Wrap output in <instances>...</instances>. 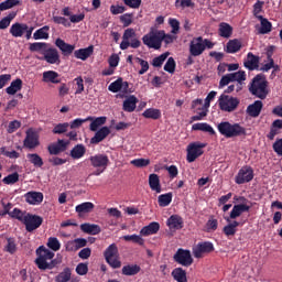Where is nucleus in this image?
I'll list each match as a JSON object with an SVG mask.
<instances>
[{
    "label": "nucleus",
    "instance_id": "f257e3e1",
    "mask_svg": "<svg viewBox=\"0 0 282 282\" xmlns=\"http://www.w3.org/2000/svg\"><path fill=\"white\" fill-rule=\"evenodd\" d=\"M36 259L34 260L35 265L37 269L42 271L52 270L57 264L61 263L57 259H54L55 253L48 249H46L44 246H40L35 250Z\"/></svg>",
    "mask_w": 282,
    "mask_h": 282
},
{
    "label": "nucleus",
    "instance_id": "f03ea898",
    "mask_svg": "<svg viewBox=\"0 0 282 282\" xmlns=\"http://www.w3.org/2000/svg\"><path fill=\"white\" fill-rule=\"evenodd\" d=\"M249 91L256 98L265 100L270 91H268V80H265V75L259 74L252 79L249 85Z\"/></svg>",
    "mask_w": 282,
    "mask_h": 282
},
{
    "label": "nucleus",
    "instance_id": "7ed1b4c3",
    "mask_svg": "<svg viewBox=\"0 0 282 282\" xmlns=\"http://www.w3.org/2000/svg\"><path fill=\"white\" fill-rule=\"evenodd\" d=\"M218 132L227 139L246 135V128L239 123H230L228 121L220 122L217 126Z\"/></svg>",
    "mask_w": 282,
    "mask_h": 282
},
{
    "label": "nucleus",
    "instance_id": "20e7f679",
    "mask_svg": "<svg viewBox=\"0 0 282 282\" xmlns=\"http://www.w3.org/2000/svg\"><path fill=\"white\" fill-rule=\"evenodd\" d=\"M141 45L142 42L137 35V31L134 29H126L122 35V42L120 43V50L126 51L129 47L138 50Z\"/></svg>",
    "mask_w": 282,
    "mask_h": 282
},
{
    "label": "nucleus",
    "instance_id": "39448f33",
    "mask_svg": "<svg viewBox=\"0 0 282 282\" xmlns=\"http://www.w3.org/2000/svg\"><path fill=\"white\" fill-rule=\"evenodd\" d=\"M142 43L152 50L159 51L162 48L161 31L159 29H151L149 33L143 35Z\"/></svg>",
    "mask_w": 282,
    "mask_h": 282
},
{
    "label": "nucleus",
    "instance_id": "423d86ee",
    "mask_svg": "<svg viewBox=\"0 0 282 282\" xmlns=\"http://www.w3.org/2000/svg\"><path fill=\"white\" fill-rule=\"evenodd\" d=\"M104 257L106 262L112 268V269H119L122 265V262L119 260V248L116 243L110 245L105 251Z\"/></svg>",
    "mask_w": 282,
    "mask_h": 282
},
{
    "label": "nucleus",
    "instance_id": "0eeeda50",
    "mask_svg": "<svg viewBox=\"0 0 282 282\" xmlns=\"http://www.w3.org/2000/svg\"><path fill=\"white\" fill-rule=\"evenodd\" d=\"M93 167L97 169L94 173L95 176H99L109 166L110 160L106 154H96L89 158Z\"/></svg>",
    "mask_w": 282,
    "mask_h": 282
},
{
    "label": "nucleus",
    "instance_id": "6e6552de",
    "mask_svg": "<svg viewBox=\"0 0 282 282\" xmlns=\"http://www.w3.org/2000/svg\"><path fill=\"white\" fill-rule=\"evenodd\" d=\"M206 143L194 142L188 144L187 147V155L186 161L188 163H194L199 156H202L205 152Z\"/></svg>",
    "mask_w": 282,
    "mask_h": 282
},
{
    "label": "nucleus",
    "instance_id": "1a4fd4ad",
    "mask_svg": "<svg viewBox=\"0 0 282 282\" xmlns=\"http://www.w3.org/2000/svg\"><path fill=\"white\" fill-rule=\"evenodd\" d=\"M218 106L220 110L225 112H232L237 110V107H239V99L221 95L218 99Z\"/></svg>",
    "mask_w": 282,
    "mask_h": 282
},
{
    "label": "nucleus",
    "instance_id": "9d476101",
    "mask_svg": "<svg viewBox=\"0 0 282 282\" xmlns=\"http://www.w3.org/2000/svg\"><path fill=\"white\" fill-rule=\"evenodd\" d=\"M173 260L183 267H191L194 263V258L189 250H185L183 248L177 249L175 254L173 256Z\"/></svg>",
    "mask_w": 282,
    "mask_h": 282
},
{
    "label": "nucleus",
    "instance_id": "9b49d317",
    "mask_svg": "<svg viewBox=\"0 0 282 282\" xmlns=\"http://www.w3.org/2000/svg\"><path fill=\"white\" fill-rule=\"evenodd\" d=\"M43 217L39 215H32V214H26L25 217L23 218V225L25 226V230L28 232H32L36 229H39L43 225Z\"/></svg>",
    "mask_w": 282,
    "mask_h": 282
},
{
    "label": "nucleus",
    "instance_id": "f8f14e48",
    "mask_svg": "<svg viewBox=\"0 0 282 282\" xmlns=\"http://www.w3.org/2000/svg\"><path fill=\"white\" fill-rule=\"evenodd\" d=\"M40 135L37 132L33 131L32 129L25 132V138L23 140V147L33 150L40 147Z\"/></svg>",
    "mask_w": 282,
    "mask_h": 282
},
{
    "label": "nucleus",
    "instance_id": "ddd939ff",
    "mask_svg": "<svg viewBox=\"0 0 282 282\" xmlns=\"http://www.w3.org/2000/svg\"><path fill=\"white\" fill-rule=\"evenodd\" d=\"M254 178V170L250 166H243L239 170L236 176V183L241 185L245 183H250Z\"/></svg>",
    "mask_w": 282,
    "mask_h": 282
},
{
    "label": "nucleus",
    "instance_id": "4468645a",
    "mask_svg": "<svg viewBox=\"0 0 282 282\" xmlns=\"http://www.w3.org/2000/svg\"><path fill=\"white\" fill-rule=\"evenodd\" d=\"M205 52L204 37H194L189 44V54L191 56L198 57L202 56Z\"/></svg>",
    "mask_w": 282,
    "mask_h": 282
},
{
    "label": "nucleus",
    "instance_id": "2eb2a0df",
    "mask_svg": "<svg viewBox=\"0 0 282 282\" xmlns=\"http://www.w3.org/2000/svg\"><path fill=\"white\" fill-rule=\"evenodd\" d=\"M215 251V246L210 241L198 242L195 248H193V254L195 258L200 259L204 253H210Z\"/></svg>",
    "mask_w": 282,
    "mask_h": 282
},
{
    "label": "nucleus",
    "instance_id": "dca6fc26",
    "mask_svg": "<svg viewBox=\"0 0 282 282\" xmlns=\"http://www.w3.org/2000/svg\"><path fill=\"white\" fill-rule=\"evenodd\" d=\"M43 55H44L43 59L46 63H48L51 65H54V64L59 65L61 64V56H59L57 48H46V51L44 52Z\"/></svg>",
    "mask_w": 282,
    "mask_h": 282
},
{
    "label": "nucleus",
    "instance_id": "f3484780",
    "mask_svg": "<svg viewBox=\"0 0 282 282\" xmlns=\"http://www.w3.org/2000/svg\"><path fill=\"white\" fill-rule=\"evenodd\" d=\"M25 30H28V24L23 22H14V24H11L9 33L12 35V37L19 39L24 36Z\"/></svg>",
    "mask_w": 282,
    "mask_h": 282
},
{
    "label": "nucleus",
    "instance_id": "a211bd4d",
    "mask_svg": "<svg viewBox=\"0 0 282 282\" xmlns=\"http://www.w3.org/2000/svg\"><path fill=\"white\" fill-rule=\"evenodd\" d=\"M259 55H254V53H248L246 59L243 61V66L250 72L259 69Z\"/></svg>",
    "mask_w": 282,
    "mask_h": 282
},
{
    "label": "nucleus",
    "instance_id": "6ab92c4d",
    "mask_svg": "<svg viewBox=\"0 0 282 282\" xmlns=\"http://www.w3.org/2000/svg\"><path fill=\"white\" fill-rule=\"evenodd\" d=\"M55 45L59 48L64 56L72 55L76 48L74 44H67V42H65V40H61V37H57V40H55Z\"/></svg>",
    "mask_w": 282,
    "mask_h": 282
},
{
    "label": "nucleus",
    "instance_id": "aec40b11",
    "mask_svg": "<svg viewBox=\"0 0 282 282\" xmlns=\"http://www.w3.org/2000/svg\"><path fill=\"white\" fill-rule=\"evenodd\" d=\"M166 226L170 229L174 230H181L184 228V219L180 215H172L167 220H166Z\"/></svg>",
    "mask_w": 282,
    "mask_h": 282
},
{
    "label": "nucleus",
    "instance_id": "412c9836",
    "mask_svg": "<svg viewBox=\"0 0 282 282\" xmlns=\"http://www.w3.org/2000/svg\"><path fill=\"white\" fill-rule=\"evenodd\" d=\"M24 199L30 205H40L44 200V195L41 192H29L24 195Z\"/></svg>",
    "mask_w": 282,
    "mask_h": 282
},
{
    "label": "nucleus",
    "instance_id": "4be33fe9",
    "mask_svg": "<svg viewBox=\"0 0 282 282\" xmlns=\"http://www.w3.org/2000/svg\"><path fill=\"white\" fill-rule=\"evenodd\" d=\"M111 133L110 129L108 127H102L101 129H99L95 135L90 139V143L91 144H99L100 142H102L105 139H107L109 137V134Z\"/></svg>",
    "mask_w": 282,
    "mask_h": 282
},
{
    "label": "nucleus",
    "instance_id": "5701e85b",
    "mask_svg": "<svg viewBox=\"0 0 282 282\" xmlns=\"http://www.w3.org/2000/svg\"><path fill=\"white\" fill-rule=\"evenodd\" d=\"M161 229L160 223L153 221L149 224L148 226H144L140 230V236L149 237L151 235H156Z\"/></svg>",
    "mask_w": 282,
    "mask_h": 282
},
{
    "label": "nucleus",
    "instance_id": "b1692460",
    "mask_svg": "<svg viewBox=\"0 0 282 282\" xmlns=\"http://www.w3.org/2000/svg\"><path fill=\"white\" fill-rule=\"evenodd\" d=\"M43 83H51L54 85L61 84L59 74L56 70H44L42 75Z\"/></svg>",
    "mask_w": 282,
    "mask_h": 282
},
{
    "label": "nucleus",
    "instance_id": "393cba45",
    "mask_svg": "<svg viewBox=\"0 0 282 282\" xmlns=\"http://www.w3.org/2000/svg\"><path fill=\"white\" fill-rule=\"evenodd\" d=\"M139 99L135 96H129L122 104V110L131 113L135 111Z\"/></svg>",
    "mask_w": 282,
    "mask_h": 282
},
{
    "label": "nucleus",
    "instance_id": "a878e982",
    "mask_svg": "<svg viewBox=\"0 0 282 282\" xmlns=\"http://www.w3.org/2000/svg\"><path fill=\"white\" fill-rule=\"evenodd\" d=\"M263 110V102L261 100L254 101L252 105L248 106L247 113L252 118H258Z\"/></svg>",
    "mask_w": 282,
    "mask_h": 282
},
{
    "label": "nucleus",
    "instance_id": "bb28decb",
    "mask_svg": "<svg viewBox=\"0 0 282 282\" xmlns=\"http://www.w3.org/2000/svg\"><path fill=\"white\" fill-rule=\"evenodd\" d=\"M250 212V206L246 204H238L232 207L229 214L230 219H237L241 214Z\"/></svg>",
    "mask_w": 282,
    "mask_h": 282
},
{
    "label": "nucleus",
    "instance_id": "cd10ccee",
    "mask_svg": "<svg viewBox=\"0 0 282 282\" xmlns=\"http://www.w3.org/2000/svg\"><path fill=\"white\" fill-rule=\"evenodd\" d=\"M242 44H241V40H229V42H227L226 44V48L225 52L227 54H237L239 51H241Z\"/></svg>",
    "mask_w": 282,
    "mask_h": 282
},
{
    "label": "nucleus",
    "instance_id": "c85d7f7f",
    "mask_svg": "<svg viewBox=\"0 0 282 282\" xmlns=\"http://www.w3.org/2000/svg\"><path fill=\"white\" fill-rule=\"evenodd\" d=\"M3 251L10 254H14L18 251V240L14 237H6V245Z\"/></svg>",
    "mask_w": 282,
    "mask_h": 282
},
{
    "label": "nucleus",
    "instance_id": "c756f323",
    "mask_svg": "<svg viewBox=\"0 0 282 282\" xmlns=\"http://www.w3.org/2000/svg\"><path fill=\"white\" fill-rule=\"evenodd\" d=\"M94 54V46H87L86 48H78L74 51V56L80 61H87Z\"/></svg>",
    "mask_w": 282,
    "mask_h": 282
},
{
    "label": "nucleus",
    "instance_id": "7c9ffc66",
    "mask_svg": "<svg viewBox=\"0 0 282 282\" xmlns=\"http://www.w3.org/2000/svg\"><path fill=\"white\" fill-rule=\"evenodd\" d=\"M86 152L87 149L84 144H77L70 150L69 156L74 160H79L85 156Z\"/></svg>",
    "mask_w": 282,
    "mask_h": 282
},
{
    "label": "nucleus",
    "instance_id": "2f4dec72",
    "mask_svg": "<svg viewBox=\"0 0 282 282\" xmlns=\"http://www.w3.org/2000/svg\"><path fill=\"white\" fill-rule=\"evenodd\" d=\"M23 82L20 78L13 80L8 88H6V93L10 96H14L18 91L22 90Z\"/></svg>",
    "mask_w": 282,
    "mask_h": 282
},
{
    "label": "nucleus",
    "instance_id": "473e14b6",
    "mask_svg": "<svg viewBox=\"0 0 282 282\" xmlns=\"http://www.w3.org/2000/svg\"><path fill=\"white\" fill-rule=\"evenodd\" d=\"M257 19L261 23V28L259 31L260 34H268V33L272 32V22H270V20H268V18H263V15H257Z\"/></svg>",
    "mask_w": 282,
    "mask_h": 282
},
{
    "label": "nucleus",
    "instance_id": "72a5a7b5",
    "mask_svg": "<svg viewBox=\"0 0 282 282\" xmlns=\"http://www.w3.org/2000/svg\"><path fill=\"white\" fill-rule=\"evenodd\" d=\"M80 230L88 235L96 236L101 232V227L98 225H94V224L93 225L91 224H83V225H80Z\"/></svg>",
    "mask_w": 282,
    "mask_h": 282
},
{
    "label": "nucleus",
    "instance_id": "f704fd0d",
    "mask_svg": "<svg viewBox=\"0 0 282 282\" xmlns=\"http://www.w3.org/2000/svg\"><path fill=\"white\" fill-rule=\"evenodd\" d=\"M218 34L224 39H230L232 36V26L228 22H220Z\"/></svg>",
    "mask_w": 282,
    "mask_h": 282
},
{
    "label": "nucleus",
    "instance_id": "c9c22d12",
    "mask_svg": "<svg viewBox=\"0 0 282 282\" xmlns=\"http://www.w3.org/2000/svg\"><path fill=\"white\" fill-rule=\"evenodd\" d=\"M141 267L138 264H127L122 267L121 273L127 276L137 275L141 272Z\"/></svg>",
    "mask_w": 282,
    "mask_h": 282
},
{
    "label": "nucleus",
    "instance_id": "e433bc0d",
    "mask_svg": "<svg viewBox=\"0 0 282 282\" xmlns=\"http://www.w3.org/2000/svg\"><path fill=\"white\" fill-rule=\"evenodd\" d=\"M171 274L177 282H188L187 272L183 268L174 269Z\"/></svg>",
    "mask_w": 282,
    "mask_h": 282
},
{
    "label": "nucleus",
    "instance_id": "4c0bfd02",
    "mask_svg": "<svg viewBox=\"0 0 282 282\" xmlns=\"http://www.w3.org/2000/svg\"><path fill=\"white\" fill-rule=\"evenodd\" d=\"M149 185L152 191H155L156 193H162V186L159 175L151 174L149 176Z\"/></svg>",
    "mask_w": 282,
    "mask_h": 282
},
{
    "label": "nucleus",
    "instance_id": "58836bf2",
    "mask_svg": "<svg viewBox=\"0 0 282 282\" xmlns=\"http://www.w3.org/2000/svg\"><path fill=\"white\" fill-rule=\"evenodd\" d=\"M50 26H42L41 29H37L34 33H33V39L35 41L39 40H48L50 39Z\"/></svg>",
    "mask_w": 282,
    "mask_h": 282
},
{
    "label": "nucleus",
    "instance_id": "ea45409f",
    "mask_svg": "<svg viewBox=\"0 0 282 282\" xmlns=\"http://www.w3.org/2000/svg\"><path fill=\"white\" fill-rule=\"evenodd\" d=\"M142 117L152 120H160L162 118V111L155 108H149L142 113Z\"/></svg>",
    "mask_w": 282,
    "mask_h": 282
},
{
    "label": "nucleus",
    "instance_id": "a19ab883",
    "mask_svg": "<svg viewBox=\"0 0 282 282\" xmlns=\"http://www.w3.org/2000/svg\"><path fill=\"white\" fill-rule=\"evenodd\" d=\"M90 121H91V123H90V126H89V130H90V131H94V132H97L98 129H99L101 126H104V124L107 123V117H98V118H94V117H93V120H90Z\"/></svg>",
    "mask_w": 282,
    "mask_h": 282
},
{
    "label": "nucleus",
    "instance_id": "79ce46f5",
    "mask_svg": "<svg viewBox=\"0 0 282 282\" xmlns=\"http://www.w3.org/2000/svg\"><path fill=\"white\" fill-rule=\"evenodd\" d=\"M192 130L207 132L210 135L216 134L215 129H213L208 123H195L192 126Z\"/></svg>",
    "mask_w": 282,
    "mask_h": 282
},
{
    "label": "nucleus",
    "instance_id": "37998d69",
    "mask_svg": "<svg viewBox=\"0 0 282 282\" xmlns=\"http://www.w3.org/2000/svg\"><path fill=\"white\" fill-rule=\"evenodd\" d=\"M72 279V269L65 268L55 276V282H68Z\"/></svg>",
    "mask_w": 282,
    "mask_h": 282
},
{
    "label": "nucleus",
    "instance_id": "c03bdc74",
    "mask_svg": "<svg viewBox=\"0 0 282 282\" xmlns=\"http://www.w3.org/2000/svg\"><path fill=\"white\" fill-rule=\"evenodd\" d=\"M172 202H173L172 193L163 194L158 197V203L160 207L170 206Z\"/></svg>",
    "mask_w": 282,
    "mask_h": 282
},
{
    "label": "nucleus",
    "instance_id": "a18cd8bd",
    "mask_svg": "<svg viewBox=\"0 0 282 282\" xmlns=\"http://www.w3.org/2000/svg\"><path fill=\"white\" fill-rule=\"evenodd\" d=\"M26 158L33 166L43 167L44 161L39 154H36V153L28 154Z\"/></svg>",
    "mask_w": 282,
    "mask_h": 282
},
{
    "label": "nucleus",
    "instance_id": "49530a36",
    "mask_svg": "<svg viewBox=\"0 0 282 282\" xmlns=\"http://www.w3.org/2000/svg\"><path fill=\"white\" fill-rule=\"evenodd\" d=\"M29 50L31 52H41L44 54L47 51V44L46 42H33L30 44Z\"/></svg>",
    "mask_w": 282,
    "mask_h": 282
},
{
    "label": "nucleus",
    "instance_id": "de8ad7c7",
    "mask_svg": "<svg viewBox=\"0 0 282 282\" xmlns=\"http://www.w3.org/2000/svg\"><path fill=\"white\" fill-rule=\"evenodd\" d=\"M95 208V205L90 202H86L83 204H79L75 207L76 213L83 214V213H90Z\"/></svg>",
    "mask_w": 282,
    "mask_h": 282
},
{
    "label": "nucleus",
    "instance_id": "09e8293b",
    "mask_svg": "<svg viewBox=\"0 0 282 282\" xmlns=\"http://www.w3.org/2000/svg\"><path fill=\"white\" fill-rule=\"evenodd\" d=\"M124 241H132L133 243H137L139 246H144L145 240L142 238V236L138 235H127L122 237Z\"/></svg>",
    "mask_w": 282,
    "mask_h": 282
},
{
    "label": "nucleus",
    "instance_id": "8fccbe9b",
    "mask_svg": "<svg viewBox=\"0 0 282 282\" xmlns=\"http://www.w3.org/2000/svg\"><path fill=\"white\" fill-rule=\"evenodd\" d=\"M29 213L26 212H22L21 209H18V208H14L10 214L9 216L11 218H14L17 220H19L20 223H24V218L26 217Z\"/></svg>",
    "mask_w": 282,
    "mask_h": 282
},
{
    "label": "nucleus",
    "instance_id": "3c124183",
    "mask_svg": "<svg viewBox=\"0 0 282 282\" xmlns=\"http://www.w3.org/2000/svg\"><path fill=\"white\" fill-rule=\"evenodd\" d=\"M20 4V0H4L0 2V11H7Z\"/></svg>",
    "mask_w": 282,
    "mask_h": 282
},
{
    "label": "nucleus",
    "instance_id": "603ef678",
    "mask_svg": "<svg viewBox=\"0 0 282 282\" xmlns=\"http://www.w3.org/2000/svg\"><path fill=\"white\" fill-rule=\"evenodd\" d=\"M170 53H162L158 57H153L152 59V66L153 67H162L165 61L167 59Z\"/></svg>",
    "mask_w": 282,
    "mask_h": 282
},
{
    "label": "nucleus",
    "instance_id": "864d4df0",
    "mask_svg": "<svg viewBox=\"0 0 282 282\" xmlns=\"http://www.w3.org/2000/svg\"><path fill=\"white\" fill-rule=\"evenodd\" d=\"M15 18V13H9V15H6V18H2L0 20V30H7L10 25L13 19Z\"/></svg>",
    "mask_w": 282,
    "mask_h": 282
},
{
    "label": "nucleus",
    "instance_id": "5fc2aeb1",
    "mask_svg": "<svg viewBox=\"0 0 282 282\" xmlns=\"http://www.w3.org/2000/svg\"><path fill=\"white\" fill-rule=\"evenodd\" d=\"M135 62L141 66L140 70L138 72L139 75H144L149 72L150 64L147 62V59H142V57H135Z\"/></svg>",
    "mask_w": 282,
    "mask_h": 282
},
{
    "label": "nucleus",
    "instance_id": "6e6d98bb",
    "mask_svg": "<svg viewBox=\"0 0 282 282\" xmlns=\"http://www.w3.org/2000/svg\"><path fill=\"white\" fill-rule=\"evenodd\" d=\"M46 246H47L51 250H53V251H59V250H61V247H62L59 240H58L57 238H55V237H50V238L47 239Z\"/></svg>",
    "mask_w": 282,
    "mask_h": 282
},
{
    "label": "nucleus",
    "instance_id": "4d7b16f0",
    "mask_svg": "<svg viewBox=\"0 0 282 282\" xmlns=\"http://www.w3.org/2000/svg\"><path fill=\"white\" fill-rule=\"evenodd\" d=\"M231 76V82L243 83L246 82V70H238L237 73H229Z\"/></svg>",
    "mask_w": 282,
    "mask_h": 282
},
{
    "label": "nucleus",
    "instance_id": "13d9d810",
    "mask_svg": "<svg viewBox=\"0 0 282 282\" xmlns=\"http://www.w3.org/2000/svg\"><path fill=\"white\" fill-rule=\"evenodd\" d=\"M195 2L193 0H175V8L176 9H186V8H194Z\"/></svg>",
    "mask_w": 282,
    "mask_h": 282
},
{
    "label": "nucleus",
    "instance_id": "bf43d9fd",
    "mask_svg": "<svg viewBox=\"0 0 282 282\" xmlns=\"http://www.w3.org/2000/svg\"><path fill=\"white\" fill-rule=\"evenodd\" d=\"M20 181V175L18 172H14L6 177H3L2 183L7 185H13Z\"/></svg>",
    "mask_w": 282,
    "mask_h": 282
},
{
    "label": "nucleus",
    "instance_id": "052dcab7",
    "mask_svg": "<svg viewBox=\"0 0 282 282\" xmlns=\"http://www.w3.org/2000/svg\"><path fill=\"white\" fill-rule=\"evenodd\" d=\"M108 90L113 94L120 93L122 90V78H118L116 82L111 83L108 86Z\"/></svg>",
    "mask_w": 282,
    "mask_h": 282
},
{
    "label": "nucleus",
    "instance_id": "680f3d73",
    "mask_svg": "<svg viewBox=\"0 0 282 282\" xmlns=\"http://www.w3.org/2000/svg\"><path fill=\"white\" fill-rule=\"evenodd\" d=\"M69 128V123L65 122V123H58L57 126H55L52 130L53 134H64L68 131Z\"/></svg>",
    "mask_w": 282,
    "mask_h": 282
},
{
    "label": "nucleus",
    "instance_id": "e2e57ef3",
    "mask_svg": "<svg viewBox=\"0 0 282 282\" xmlns=\"http://www.w3.org/2000/svg\"><path fill=\"white\" fill-rule=\"evenodd\" d=\"M91 120H94V117H88V118H86V119H75L74 121H72V122L69 123V128H70L72 130H74V129H79L84 123H86V122H88V121H91Z\"/></svg>",
    "mask_w": 282,
    "mask_h": 282
},
{
    "label": "nucleus",
    "instance_id": "0e129e2a",
    "mask_svg": "<svg viewBox=\"0 0 282 282\" xmlns=\"http://www.w3.org/2000/svg\"><path fill=\"white\" fill-rule=\"evenodd\" d=\"M164 70L174 74L176 70V62L174 57H169L167 62L164 64Z\"/></svg>",
    "mask_w": 282,
    "mask_h": 282
},
{
    "label": "nucleus",
    "instance_id": "69168bd1",
    "mask_svg": "<svg viewBox=\"0 0 282 282\" xmlns=\"http://www.w3.org/2000/svg\"><path fill=\"white\" fill-rule=\"evenodd\" d=\"M160 32H161V45H163V42L166 45L174 43L176 39L175 35H170L169 33H165V31H160Z\"/></svg>",
    "mask_w": 282,
    "mask_h": 282
},
{
    "label": "nucleus",
    "instance_id": "338daca9",
    "mask_svg": "<svg viewBox=\"0 0 282 282\" xmlns=\"http://www.w3.org/2000/svg\"><path fill=\"white\" fill-rule=\"evenodd\" d=\"M219 227V221L213 217L206 223L207 232L215 231Z\"/></svg>",
    "mask_w": 282,
    "mask_h": 282
},
{
    "label": "nucleus",
    "instance_id": "774afa93",
    "mask_svg": "<svg viewBox=\"0 0 282 282\" xmlns=\"http://www.w3.org/2000/svg\"><path fill=\"white\" fill-rule=\"evenodd\" d=\"M131 164L137 167H145L151 164V161L148 159H135L131 161Z\"/></svg>",
    "mask_w": 282,
    "mask_h": 282
}]
</instances>
